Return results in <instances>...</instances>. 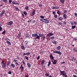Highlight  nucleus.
Returning <instances> with one entry per match:
<instances>
[{"label": "nucleus", "instance_id": "1", "mask_svg": "<svg viewBox=\"0 0 77 77\" xmlns=\"http://www.w3.org/2000/svg\"><path fill=\"white\" fill-rule=\"evenodd\" d=\"M40 21H42V23H49V22L50 21L48 19H40Z\"/></svg>", "mask_w": 77, "mask_h": 77}, {"label": "nucleus", "instance_id": "2", "mask_svg": "<svg viewBox=\"0 0 77 77\" xmlns=\"http://www.w3.org/2000/svg\"><path fill=\"white\" fill-rule=\"evenodd\" d=\"M60 75H62L63 76H64L65 75L64 77H67V75L66 74V72L65 71H61L60 70Z\"/></svg>", "mask_w": 77, "mask_h": 77}, {"label": "nucleus", "instance_id": "3", "mask_svg": "<svg viewBox=\"0 0 77 77\" xmlns=\"http://www.w3.org/2000/svg\"><path fill=\"white\" fill-rule=\"evenodd\" d=\"M29 44V42L27 41H25L24 42V47H29V45H28V44Z\"/></svg>", "mask_w": 77, "mask_h": 77}, {"label": "nucleus", "instance_id": "4", "mask_svg": "<svg viewBox=\"0 0 77 77\" xmlns=\"http://www.w3.org/2000/svg\"><path fill=\"white\" fill-rule=\"evenodd\" d=\"M53 53H56V54H59L60 55H61V54H62V53H61L60 51H53Z\"/></svg>", "mask_w": 77, "mask_h": 77}, {"label": "nucleus", "instance_id": "5", "mask_svg": "<svg viewBox=\"0 0 77 77\" xmlns=\"http://www.w3.org/2000/svg\"><path fill=\"white\" fill-rule=\"evenodd\" d=\"M51 8L52 9H59L60 8V7L57 6L54 7V6H53Z\"/></svg>", "mask_w": 77, "mask_h": 77}, {"label": "nucleus", "instance_id": "6", "mask_svg": "<svg viewBox=\"0 0 77 77\" xmlns=\"http://www.w3.org/2000/svg\"><path fill=\"white\" fill-rule=\"evenodd\" d=\"M13 24V22L12 21H10L8 23L7 25L8 26H11Z\"/></svg>", "mask_w": 77, "mask_h": 77}, {"label": "nucleus", "instance_id": "7", "mask_svg": "<svg viewBox=\"0 0 77 77\" xmlns=\"http://www.w3.org/2000/svg\"><path fill=\"white\" fill-rule=\"evenodd\" d=\"M53 35H54V34L52 32L49 33L47 35V36H51Z\"/></svg>", "mask_w": 77, "mask_h": 77}, {"label": "nucleus", "instance_id": "8", "mask_svg": "<svg viewBox=\"0 0 77 77\" xmlns=\"http://www.w3.org/2000/svg\"><path fill=\"white\" fill-rule=\"evenodd\" d=\"M20 69H21L22 71H23V70H24V67L23 66V64H22L20 66Z\"/></svg>", "mask_w": 77, "mask_h": 77}, {"label": "nucleus", "instance_id": "9", "mask_svg": "<svg viewBox=\"0 0 77 77\" xmlns=\"http://www.w3.org/2000/svg\"><path fill=\"white\" fill-rule=\"evenodd\" d=\"M57 14L59 15V16H60V15H61V14H62V12H61V11L59 10H57Z\"/></svg>", "mask_w": 77, "mask_h": 77}, {"label": "nucleus", "instance_id": "10", "mask_svg": "<svg viewBox=\"0 0 77 77\" xmlns=\"http://www.w3.org/2000/svg\"><path fill=\"white\" fill-rule=\"evenodd\" d=\"M35 12H36V10L35 9H33V11L32 14V16H34V15L35 14Z\"/></svg>", "mask_w": 77, "mask_h": 77}, {"label": "nucleus", "instance_id": "11", "mask_svg": "<svg viewBox=\"0 0 77 77\" xmlns=\"http://www.w3.org/2000/svg\"><path fill=\"white\" fill-rule=\"evenodd\" d=\"M57 61L56 60H54V62H53V60L51 61V62H52L53 64L54 65H56V63H57Z\"/></svg>", "mask_w": 77, "mask_h": 77}, {"label": "nucleus", "instance_id": "12", "mask_svg": "<svg viewBox=\"0 0 77 77\" xmlns=\"http://www.w3.org/2000/svg\"><path fill=\"white\" fill-rule=\"evenodd\" d=\"M49 57H50V58H51V59L54 60V57H53V55H52V54H51L50 55Z\"/></svg>", "mask_w": 77, "mask_h": 77}, {"label": "nucleus", "instance_id": "13", "mask_svg": "<svg viewBox=\"0 0 77 77\" xmlns=\"http://www.w3.org/2000/svg\"><path fill=\"white\" fill-rule=\"evenodd\" d=\"M27 67L28 68H30V67L31 66V65H30L29 63H27Z\"/></svg>", "mask_w": 77, "mask_h": 77}, {"label": "nucleus", "instance_id": "14", "mask_svg": "<svg viewBox=\"0 0 77 77\" xmlns=\"http://www.w3.org/2000/svg\"><path fill=\"white\" fill-rule=\"evenodd\" d=\"M17 37L18 38H20V37H21V32H19V34L17 35Z\"/></svg>", "mask_w": 77, "mask_h": 77}, {"label": "nucleus", "instance_id": "15", "mask_svg": "<svg viewBox=\"0 0 77 77\" xmlns=\"http://www.w3.org/2000/svg\"><path fill=\"white\" fill-rule=\"evenodd\" d=\"M2 66L3 68H5V67H6V63H4V64H2Z\"/></svg>", "mask_w": 77, "mask_h": 77}, {"label": "nucleus", "instance_id": "16", "mask_svg": "<svg viewBox=\"0 0 77 77\" xmlns=\"http://www.w3.org/2000/svg\"><path fill=\"white\" fill-rule=\"evenodd\" d=\"M38 35V34H32V37H36V36Z\"/></svg>", "mask_w": 77, "mask_h": 77}, {"label": "nucleus", "instance_id": "17", "mask_svg": "<svg viewBox=\"0 0 77 77\" xmlns=\"http://www.w3.org/2000/svg\"><path fill=\"white\" fill-rule=\"evenodd\" d=\"M63 17L65 19H66V17H67L66 14H64L63 15Z\"/></svg>", "mask_w": 77, "mask_h": 77}, {"label": "nucleus", "instance_id": "18", "mask_svg": "<svg viewBox=\"0 0 77 77\" xmlns=\"http://www.w3.org/2000/svg\"><path fill=\"white\" fill-rule=\"evenodd\" d=\"M71 58L72 59V61H73V60H74V61H75V60H76L75 59V58L74 57L72 56L71 57Z\"/></svg>", "mask_w": 77, "mask_h": 77}, {"label": "nucleus", "instance_id": "19", "mask_svg": "<svg viewBox=\"0 0 77 77\" xmlns=\"http://www.w3.org/2000/svg\"><path fill=\"white\" fill-rule=\"evenodd\" d=\"M11 66L12 68H14L15 67V65L12 63L11 64Z\"/></svg>", "mask_w": 77, "mask_h": 77}, {"label": "nucleus", "instance_id": "20", "mask_svg": "<svg viewBox=\"0 0 77 77\" xmlns=\"http://www.w3.org/2000/svg\"><path fill=\"white\" fill-rule=\"evenodd\" d=\"M6 42L7 43V44H8V45H11V42H10L8 41V40H7L6 41Z\"/></svg>", "mask_w": 77, "mask_h": 77}, {"label": "nucleus", "instance_id": "21", "mask_svg": "<svg viewBox=\"0 0 77 77\" xmlns=\"http://www.w3.org/2000/svg\"><path fill=\"white\" fill-rule=\"evenodd\" d=\"M58 19L59 21H62L63 20V18L61 17H58Z\"/></svg>", "mask_w": 77, "mask_h": 77}, {"label": "nucleus", "instance_id": "22", "mask_svg": "<svg viewBox=\"0 0 77 77\" xmlns=\"http://www.w3.org/2000/svg\"><path fill=\"white\" fill-rule=\"evenodd\" d=\"M60 48H61V47L59 46L57 48V50H60Z\"/></svg>", "mask_w": 77, "mask_h": 77}, {"label": "nucleus", "instance_id": "23", "mask_svg": "<svg viewBox=\"0 0 77 77\" xmlns=\"http://www.w3.org/2000/svg\"><path fill=\"white\" fill-rule=\"evenodd\" d=\"M44 62H45V60H42V61L41 62V65H44Z\"/></svg>", "mask_w": 77, "mask_h": 77}, {"label": "nucleus", "instance_id": "24", "mask_svg": "<svg viewBox=\"0 0 77 77\" xmlns=\"http://www.w3.org/2000/svg\"><path fill=\"white\" fill-rule=\"evenodd\" d=\"M36 36V37L35 38V39H40V36H39L37 35V36Z\"/></svg>", "mask_w": 77, "mask_h": 77}, {"label": "nucleus", "instance_id": "25", "mask_svg": "<svg viewBox=\"0 0 77 77\" xmlns=\"http://www.w3.org/2000/svg\"><path fill=\"white\" fill-rule=\"evenodd\" d=\"M39 35L40 37H41L42 38L43 37V36H44V34H41L39 33Z\"/></svg>", "mask_w": 77, "mask_h": 77}, {"label": "nucleus", "instance_id": "26", "mask_svg": "<svg viewBox=\"0 0 77 77\" xmlns=\"http://www.w3.org/2000/svg\"><path fill=\"white\" fill-rule=\"evenodd\" d=\"M76 27V26L75 25L74 26H72V29H74Z\"/></svg>", "mask_w": 77, "mask_h": 77}, {"label": "nucleus", "instance_id": "27", "mask_svg": "<svg viewBox=\"0 0 77 77\" xmlns=\"http://www.w3.org/2000/svg\"><path fill=\"white\" fill-rule=\"evenodd\" d=\"M1 13L3 14H5V10H3L2 11V12Z\"/></svg>", "mask_w": 77, "mask_h": 77}, {"label": "nucleus", "instance_id": "28", "mask_svg": "<svg viewBox=\"0 0 77 77\" xmlns=\"http://www.w3.org/2000/svg\"><path fill=\"white\" fill-rule=\"evenodd\" d=\"M11 64V62L10 61H8L7 63V66H9V64Z\"/></svg>", "mask_w": 77, "mask_h": 77}, {"label": "nucleus", "instance_id": "29", "mask_svg": "<svg viewBox=\"0 0 77 77\" xmlns=\"http://www.w3.org/2000/svg\"><path fill=\"white\" fill-rule=\"evenodd\" d=\"M14 7L15 8V9H16L17 11H20V10L19 9H18V7H16V6H15Z\"/></svg>", "mask_w": 77, "mask_h": 77}, {"label": "nucleus", "instance_id": "30", "mask_svg": "<svg viewBox=\"0 0 77 77\" xmlns=\"http://www.w3.org/2000/svg\"><path fill=\"white\" fill-rule=\"evenodd\" d=\"M60 2L62 3H64V2H65V0H60Z\"/></svg>", "mask_w": 77, "mask_h": 77}, {"label": "nucleus", "instance_id": "31", "mask_svg": "<svg viewBox=\"0 0 77 77\" xmlns=\"http://www.w3.org/2000/svg\"><path fill=\"white\" fill-rule=\"evenodd\" d=\"M26 38H29V34H28V33L26 34Z\"/></svg>", "mask_w": 77, "mask_h": 77}, {"label": "nucleus", "instance_id": "32", "mask_svg": "<svg viewBox=\"0 0 77 77\" xmlns=\"http://www.w3.org/2000/svg\"><path fill=\"white\" fill-rule=\"evenodd\" d=\"M52 43L54 44H57V43H56V42L55 41H52Z\"/></svg>", "mask_w": 77, "mask_h": 77}, {"label": "nucleus", "instance_id": "33", "mask_svg": "<svg viewBox=\"0 0 77 77\" xmlns=\"http://www.w3.org/2000/svg\"><path fill=\"white\" fill-rule=\"evenodd\" d=\"M25 8L26 10H28V9H29V6H26L25 7Z\"/></svg>", "mask_w": 77, "mask_h": 77}, {"label": "nucleus", "instance_id": "34", "mask_svg": "<svg viewBox=\"0 0 77 77\" xmlns=\"http://www.w3.org/2000/svg\"><path fill=\"white\" fill-rule=\"evenodd\" d=\"M3 15H4L3 13H2L0 14V17H3Z\"/></svg>", "mask_w": 77, "mask_h": 77}, {"label": "nucleus", "instance_id": "35", "mask_svg": "<svg viewBox=\"0 0 77 77\" xmlns=\"http://www.w3.org/2000/svg\"><path fill=\"white\" fill-rule=\"evenodd\" d=\"M23 14H24L25 16H26L27 15V12H26L25 11L23 12Z\"/></svg>", "mask_w": 77, "mask_h": 77}, {"label": "nucleus", "instance_id": "36", "mask_svg": "<svg viewBox=\"0 0 77 77\" xmlns=\"http://www.w3.org/2000/svg\"><path fill=\"white\" fill-rule=\"evenodd\" d=\"M25 59L27 60H29V57L26 56H25Z\"/></svg>", "mask_w": 77, "mask_h": 77}, {"label": "nucleus", "instance_id": "37", "mask_svg": "<svg viewBox=\"0 0 77 77\" xmlns=\"http://www.w3.org/2000/svg\"><path fill=\"white\" fill-rule=\"evenodd\" d=\"M15 65H16V66H17L19 65V64H18L17 62H16L15 63Z\"/></svg>", "mask_w": 77, "mask_h": 77}, {"label": "nucleus", "instance_id": "38", "mask_svg": "<svg viewBox=\"0 0 77 77\" xmlns=\"http://www.w3.org/2000/svg\"><path fill=\"white\" fill-rule=\"evenodd\" d=\"M73 50L75 51V52H77V49L76 48H74Z\"/></svg>", "mask_w": 77, "mask_h": 77}, {"label": "nucleus", "instance_id": "39", "mask_svg": "<svg viewBox=\"0 0 77 77\" xmlns=\"http://www.w3.org/2000/svg\"><path fill=\"white\" fill-rule=\"evenodd\" d=\"M6 31H5V30H4V31L2 32V34H3L4 35H5V32Z\"/></svg>", "mask_w": 77, "mask_h": 77}, {"label": "nucleus", "instance_id": "40", "mask_svg": "<svg viewBox=\"0 0 77 77\" xmlns=\"http://www.w3.org/2000/svg\"><path fill=\"white\" fill-rule=\"evenodd\" d=\"M2 1H3L4 3H6L8 2V0H2Z\"/></svg>", "mask_w": 77, "mask_h": 77}, {"label": "nucleus", "instance_id": "41", "mask_svg": "<svg viewBox=\"0 0 77 77\" xmlns=\"http://www.w3.org/2000/svg\"><path fill=\"white\" fill-rule=\"evenodd\" d=\"M50 64H51V61H49L48 62V66H50Z\"/></svg>", "mask_w": 77, "mask_h": 77}, {"label": "nucleus", "instance_id": "42", "mask_svg": "<svg viewBox=\"0 0 77 77\" xmlns=\"http://www.w3.org/2000/svg\"><path fill=\"white\" fill-rule=\"evenodd\" d=\"M40 53H42V54H44L45 53V52L43 51H42L40 52Z\"/></svg>", "mask_w": 77, "mask_h": 77}, {"label": "nucleus", "instance_id": "43", "mask_svg": "<svg viewBox=\"0 0 77 77\" xmlns=\"http://www.w3.org/2000/svg\"><path fill=\"white\" fill-rule=\"evenodd\" d=\"M21 48L22 50H24V46L23 45L21 46Z\"/></svg>", "mask_w": 77, "mask_h": 77}, {"label": "nucleus", "instance_id": "44", "mask_svg": "<svg viewBox=\"0 0 77 77\" xmlns=\"http://www.w3.org/2000/svg\"><path fill=\"white\" fill-rule=\"evenodd\" d=\"M40 18H42L43 20H44V16H40Z\"/></svg>", "mask_w": 77, "mask_h": 77}, {"label": "nucleus", "instance_id": "45", "mask_svg": "<svg viewBox=\"0 0 77 77\" xmlns=\"http://www.w3.org/2000/svg\"><path fill=\"white\" fill-rule=\"evenodd\" d=\"M67 12V11L66 10H64V11L63 12V13H64V14H66Z\"/></svg>", "mask_w": 77, "mask_h": 77}, {"label": "nucleus", "instance_id": "46", "mask_svg": "<svg viewBox=\"0 0 77 77\" xmlns=\"http://www.w3.org/2000/svg\"><path fill=\"white\" fill-rule=\"evenodd\" d=\"M54 36H52L51 37V39H54Z\"/></svg>", "mask_w": 77, "mask_h": 77}, {"label": "nucleus", "instance_id": "47", "mask_svg": "<svg viewBox=\"0 0 77 77\" xmlns=\"http://www.w3.org/2000/svg\"><path fill=\"white\" fill-rule=\"evenodd\" d=\"M53 14V15H56V12L55 11H53L52 12Z\"/></svg>", "mask_w": 77, "mask_h": 77}, {"label": "nucleus", "instance_id": "48", "mask_svg": "<svg viewBox=\"0 0 77 77\" xmlns=\"http://www.w3.org/2000/svg\"><path fill=\"white\" fill-rule=\"evenodd\" d=\"M39 59H40V56L38 55V57L37 58V60H39Z\"/></svg>", "mask_w": 77, "mask_h": 77}, {"label": "nucleus", "instance_id": "49", "mask_svg": "<svg viewBox=\"0 0 77 77\" xmlns=\"http://www.w3.org/2000/svg\"><path fill=\"white\" fill-rule=\"evenodd\" d=\"M8 74H12V72H11V71H9Z\"/></svg>", "mask_w": 77, "mask_h": 77}, {"label": "nucleus", "instance_id": "50", "mask_svg": "<svg viewBox=\"0 0 77 77\" xmlns=\"http://www.w3.org/2000/svg\"><path fill=\"white\" fill-rule=\"evenodd\" d=\"M75 17H77V13H75L74 14Z\"/></svg>", "mask_w": 77, "mask_h": 77}, {"label": "nucleus", "instance_id": "51", "mask_svg": "<svg viewBox=\"0 0 77 77\" xmlns=\"http://www.w3.org/2000/svg\"><path fill=\"white\" fill-rule=\"evenodd\" d=\"M70 23L71 25H72V26H73V25H74V23H73L72 22H71Z\"/></svg>", "mask_w": 77, "mask_h": 77}, {"label": "nucleus", "instance_id": "52", "mask_svg": "<svg viewBox=\"0 0 77 77\" xmlns=\"http://www.w3.org/2000/svg\"><path fill=\"white\" fill-rule=\"evenodd\" d=\"M63 25H65V24H66V22H65V21H63Z\"/></svg>", "mask_w": 77, "mask_h": 77}, {"label": "nucleus", "instance_id": "53", "mask_svg": "<svg viewBox=\"0 0 77 77\" xmlns=\"http://www.w3.org/2000/svg\"><path fill=\"white\" fill-rule=\"evenodd\" d=\"M22 63L23 64V65H25L26 64V63L24 62V60H22Z\"/></svg>", "mask_w": 77, "mask_h": 77}, {"label": "nucleus", "instance_id": "54", "mask_svg": "<svg viewBox=\"0 0 77 77\" xmlns=\"http://www.w3.org/2000/svg\"><path fill=\"white\" fill-rule=\"evenodd\" d=\"M26 55H30V53L29 52L26 53Z\"/></svg>", "mask_w": 77, "mask_h": 77}, {"label": "nucleus", "instance_id": "55", "mask_svg": "<svg viewBox=\"0 0 77 77\" xmlns=\"http://www.w3.org/2000/svg\"><path fill=\"white\" fill-rule=\"evenodd\" d=\"M54 18H57V15H56V14H55V15H54Z\"/></svg>", "mask_w": 77, "mask_h": 77}, {"label": "nucleus", "instance_id": "56", "mask_svg": "<svg viewBox=\"0 0 77 77\" xmlns=\"http://www.w3.org/2000/svg\"><path fill=\"white\" fill-rule=\"evenodd\" d=\"M42 38H43V39H42L43 40H44H44H45V36H44Z\"/></svg>", "mask_w": 77, "mask_h": 77}, {"label": "nucleus", "instance_id": "57", "mask_svg": "<svg viewBox=\"0 0 77 77\" xmlns=\"http://www.w3.org/2000/svg\"><path fill=\"white\" fill-rule=\"evenodd\" d=\"M16 57L17 59H20V57H19V56H16Z\"/></svg>", "mask_w": 77, "mask_h": 77}, {"label": "nucleus", "instance_id": "58", "mask_svg": "<svg viewBox=\"0 0 77 77\" xmlns=\"http://www.w3.org/2000/svg\"><path fill=\"white\" fill-rule=\"evenodd\" d=\"M1 63H2V64H3L4 63H5V61L3 60H2Z\"/></svg>", "mask_w": 77, "mask_h": 77}, {"label": "nucleus", "instance_id": "59", "mask_svg": "<svg viewBox=\"0 0 77 77\" xmlns=\"http://www.w3.org/2000/svg\"><path fill=\"white\" fill-rule=\"evenodd\" d=\"M77 24V22H76L75 21H74L73 24H74L75 25H76V24Z\"/></svg>", "mask_w": 77, "mask_h": 77}, {"label": "nucleus", "instance_id": "60", "mask_svg": "<svg viewBox=\"0 0 77 77\" xmlns=\"http://www.w3.org/2000/svg\"><path fill=\"white\" fill-rule=\"evenodd\" d=\"M14 62H17V60L16 59H14Z\"/></svg>", "mask_w": 77, "mask_h": 77}, {"label": "nucleus", "instance_id": "61", "mask_svg": "<svg viewBox=\"0 0 77 77\" xmlns=\"http://www.w3.org/2000/svg\"><path fill=\"white\" fill-rule=\"evenodd\" d=\"M73 40H74V41H77V38H73Z\"/></svg>", "mask_w": 77, "mask_h": 77}, {"label": "nucleus", "instance_id": "62", "mask_svg": "<svg viewBox=\"0 0 77 77\" xmlns=\"http://www.w3.org/2000/svg\"><path fill=\"white\" fill-rule=\"evenodd\" d=\"M45 75H47V76H49V74L46 73L45 74Z\"/></svg>", "mask_w": 77, "mask_h": 77}, {"label": "nucleus", "instance_id": "63", "mask_svg": "<svg viewBox=\"0 0 77 77\" xmlns=\"http://www.w3.org/2000/svg\"><path fill=\"white\" fill-rule=\"evenodd\" d=\"M73 77H77V75H73Z\"/></svg>", "mask_w": 77, "mask_h": 77}, {"label": "nucleus", "instance_id": "64", "mask_svg": "<svg viewBox=\"0 0 77 77\" xmlns=\"http://www.w3.org/2000/svg\"><path fill=\"white\" fill-rule=\"evenodd\" d=\"M75 61V63H76V65H77V60H76Z\"/></svg>", "mask_w": 77, "mask_h": 77}]
</instances>
